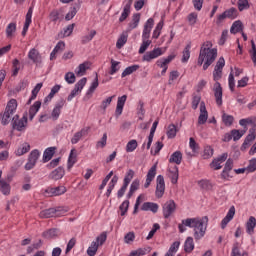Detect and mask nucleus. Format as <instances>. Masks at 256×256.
I'll use <instances>...</instances> for the list:
<instances>
[{
  "instance_id": "1",
  "label": "nucleus",
  "mask_w": 256,
  "mask_h": 256,
  "mask_svg": "<svg viewBox=\"0 0 256 256\" xmlns=\"http://www.w3.org/2000/svg\"><path fill=\"white\" fill-rule=\"evenodd\" d=\"M209 223V217L203 216L202 218H187L182 220V223L178 225V229L180 233H185L187 231L186 227L193 229L194 231V239L199 241V239H203L205 237V233L207 232V225Z\"/></svg>"
},
{
  "instance_id": "2",
  "label": "nucleus",
  "mask_w": 256,
  "mask_h": 256,
  "mask_svg": "<svg viewBox=\"0 0 256 256\" xmlns=\"http://www.w3.org/2000/svg\"><path fill=\"white\" fill-rule=\"evenodd\" d=\"M209 47H211V42H206V44H203V46L200 48V54L197 61L200 67L203 65L204 71H207V69L213 65L215 59H217V49H211Z\"/></svg>"
},
{
  "instance_id": "3",
  "label": "nucleus",
  "mask_w": 256,
  "mask_h": 256,
  "mask_svg": "<svg viewBox=\"0 0 256 256\" xmlns=\"http://www.w3.org/2000/svg\"><path fill=\"white\" fill-rule=\"evenodd\" d=\"M223 77V70H218L214 68L213 71V80L215 81L214 84V96L216 99V105L221 107L223 105V87H221V83L219 80Z\"/></svg>"
},
{
  "instance_id": "4",
  "label": "nucleus",
  "mask_w": 256,
  "mask_h": 256,
  "mask_svg": "<svg viewBox=\"0 0 256 256\" xmlns=\"http://www.w3.org/2000/svg\"><path fill=\"white\" fill-rule=\"evenodd\" d=\"M17 111V100L16 99H11L5 108L4 113L2 114V120L1 124L2 125H9L11 123V115Z\"/></svg>"
},
{
  "instance_id": "5",
  "label": "nucleus",
  "mask_w": 256,
  "mask_h": 256,
  "mask_svg": "<svg viewBox=\"0 0 256 256\" xmlns=\"http://www.w3.org/2000/svg\"><path fill=\"white\" fill-rule=\"evenodd\" d=\"M175 211H177V204H175L174 200H168L162 206V213L164 219H169V217H171V215H173Z\"/></svg>"
},
{
  "instance_id": "6",
  "label": "nucleus",
  "mask_w": 256,
  "mask_h": 256,
  "mask_svg": "<svg viewBox=\"0 0 256 256\" xmlns=\"http://www.w3.org/2000/svg\"><path fill=\"white\" fill-rule=\"evenodd\" d=\"M12 127L13 129H16V131H24L25 127H27V114L21 119H19V115H15L12 118Z\"/></svg>"
},
{
  "instance_id": "7",
  "label": "nucleus",
  "mask_w": 256,
  "mask_h": 256,
  "mask_svg": "<svg viewBox=\"0 0 256 256\" xmlns=\"http://www.w3.org/2000/svg\"><path fill=\"white\" fill-rule=\"evenodd\" d=\"M165 194V178L163 175H158L156 178V191L155 195L157 199H161Z\"/></svg>"
},
{
  "instance_id": "8",
  "label": "nucleus",
  "mask_w": 256,
  "mask_h": 256,
  "mask_svg": "<svg viewBox=\"0 0 256 256\" xmlns=\"http://www.w3.org/2000/svg\"><path fill=\"white\" fill-rule=\"evenodd\" d=\"M162 48H154L152 51H148L142 57V61H146L147 63H151L153 59H157V57H161L163 55Z\"/></svg>"
},
{
  "instance_id": "9",
  "label": "nucleus",
  "mask_w": 256,
  "mask_h": 256,
  "mask_svg": "<svg viewBox=\"0 0 256 256\" xmlns=\"http://www.w3.org/2000/svg\"><path fill=\"white\" fill-rule=\"evenodd\" d=\"M256 124H253V128L249 129V134L246 136L241 149H247L251 145L252 141L256 139Z\"/></svg>"
},
{
  "instance_id": "10",
  "label": "nucleus",
  "mask_w": 256,
  "mask_h": 256,
  "mask_svg": "<svg viewBox=\"0 0 256 256\" xmlns=\"http://www.w3.org/2000/svg\"><path fill=\"white\" fill-rule=\"evenodd\" d=\"M207 119H209V113L207 112V107L205 106V102H201L200 115L198 117V125H205V123H207Z\"/></svg>"
},
{
  "instance_id": "11",
  "label": "nucleus",
  "mask_w": 256,
  "mask_h": 256,
  "mask_svg": "<svg viewBox=\"0 0 256 256\" xmlns=\"http://www.w3.org/2000/svg\"><path fill=\"white\" fill-rule=\"evenodd\" d=\"M155 175H157V164H154L148 171L146 175V182L144 184V189H149L151 182L155 179Z\"/></svg>"
},
{
  "instance_id": "12",
  "label": "nucleus",
  "mask_w": 256,
  "mask_h": 256,
  "mask_svg": "<svg viewBox=\"0 0 256 256\" xmlns=\"http://www.w3.org/2000/svg\"><path fill=\"white\" fill-rule=\"evenodd\" d=\"M153 25H155V20L153 18H149L144 25L142 39H149V37H151V29H153Z\"/></svg>"
},
{
  "instance_id": "13",
  "label": "nucleus",
  "mask_w": 256,
  "mask_h": 256,
  "mask_svg": "<svg viewBox=\"0 0 256 256\" xmlns=\"http://www.w3.org/2000/svg\"><path fill=\"white\" fill-rule=\"evenodd\" d=\"M90 129L91 127H85L82 128L80 131L76 132L71 139L72 145H77V142L81 141L82 137H86V135H89Z\"/></svg>"
},
{
  "instance_id": "14",
  "label": "nucleus",
  "mask_w": 256,
  "mask_h": 256,
  "mask_svg": "<svg viewBox=\"0 0 256 256\" xmlns=\"http://www.w3.org/2000/svg\"><path fill=\"white\" fill-rule=\"evenodd\" d=\"M48 177L53 181H59V179H63V177H65V168H63V166H59L53 170Z\"/></svg>"
},
{
  "instance_id": "15",
  "label": "nucleus",
  "mask_w": 256,
  "mask_h": 256,
  "mask_svg": "<svg viewBox=\"0 0 256 256\" xmlns=\"http://www.w3.org/2000/svg\"><path fill=\"white\" fill-rule=\"evenodd\" d=\"M32 17H33V7H30L28 9V12H27L26 17H25V23H24V27H23V30H22V37H25V35H27V31H29V26L32 23V20H31Z\"/></svg>"
},
{
  "instance_id": "16",
  "label": "nucleus",
  "mask_w": 256,
  "mask_h": 256,
  "mask_svg": "<svg viewBox=\"0 0 256 256\" xmlns=\"http://www.w3.org/2000/svg\"><path fill=\"white\" fill-rule=\"evenodd\" d=\"M64 105L65 100H60L58 103H56L51 113L53 121H57V119H59V116L61 115V109H63Z\"/></svg>"
},
{
  "instance_id": "17",
  "label": "nucleus",
  "mask_w": 256,
  "mask_h": 256,
  "mask_svg": "<svg viewBox=\"0 0 256 256\" xmlns=\"http://www.w3.org/2000/svg\"><path fill=\"white\" fill-rule=\"evenodd\" d=\"M233 217H235V206H231L226 216L221 221V227L222 229H225L230 221L233 220Z\"/></svg>"
},
{
  "instance_id": "18",
  "label": "nucleus",
  "mask_w": 256,
  "mask_h": 256,
  "mask_svg": "<svg viewBox=\"0 0 256 256\" xmlns=\"http://www.w3.org/2000/svg\"><path fill=\"white\" fill-rule=\"evenodd\" d=\"M140 209L141 211H151L152 213H157V211H159V204L155 202H144Z\"/></svg>"
},
{
  "instance_id": "19",
  "label": "nucleus",
  "mask_w": 256,
  "mask_h": 256,
  "mask_svg": "<svg viewBox=\"0 0 256 256\" xmlns=\"http://www.w3.org/2000/svg\"><path fill=\"white\" fill-rule=\"evenodd\" d=\"M46 193H49L50 195H53L54 197H57L59 195H64V193H67V188L65 186H58L55 188H48L46 190Z\"/></svg>"
},
{
  "instance_id": "20",
  "label": "nucleus",
  "mask_w": 256,
  "mask_h": 256,
  "mask_svg": "<svg viewBox=\"0 0 256 256\" xmlns=\"http://www.w3.org/2000/svg\"><path fill=\"white\" fill-rule=\"evenodd\" d=\"M41 109V101H36L29 109V119L30 121H33L35 119V116L37 113H39V110Z\"/></svg>"
},
{
  "instance_id": "21",
  "label": "nucleus",
  "mask_w": 256,
  "mask_h": 256,
  "mask_svg": "<svg viewBox=\"0 0 256 256\" xmlns=\"http://www.w3.org/2000/svg\"><path fill=\"white\" fill-rule=\"evenodd\" d=\"M256 227V218L251 216L246 222V233L248 235H254Z\"/></svg>"
},
{
  "instance_id": "22",
  "label": "nucleus",
  "mask_w": 256,
  "mask_h": 256,
  "mask_svg": "<svg viewBox=\"0 0 256 256\" xmlns=\"http://www.w3.org/2000/svg\"><path fill=\"white\" fill-rule=\"evenodd\" d=\"M127 102V95H123L118 97L117 106H116V115L123 114V108L125 107V103Z\"/></svg>"
},
{
  "instance_id": "23",
  "label": "nucleus",
  "mask_w": 256,
  "mask_h": 256,
  "mask_svg": "<svg viewBox=\"0 0 256 256\" xmlns=\"http://www.w3.org/2000/svg\"><path fill=\"white\" fill-rule=\"evenodd\" d=\"M75 163H77V150L72 149L68 157V163H67L68 171H71V168L73 167V165H75Z\"/></svg>"
},
{
  "instance_id": "24",
  "label": "nucleus",
  "mask_w": 256,
  "mask_h": 256,
  "mask_svg": "<svg viewBox=\"0 0 256 256\" xmlns=\"http://www.w3.org/2000/svg\"><path fill=\"white\" fill-rule=\"evenodd\" d=\"M233 169V160L228 159L225 163L224 169L221 173L222 179H227L229 177V171Z\"/></svg>"
},
{
  "instance_id": "25",
  "label": "nucleus",
  "mask_w": 256,
  "mask_h": 256,
  "mask_svg": "<svg viewBox=\"0 0 256 256\" xmlns=\"http://www.w3.org/2000/svg\"><path fill=\"white\" fill-rule=\"evenodd\" d=\"M183 161V153L181 151H175L169 158V163H176V165H181Z\"/></svg>"
},
{
  "instance_id": "26",
  "label": "nucleus",
  "mask_w": 256,
  "mask_h": 256,
  "mask_svg": "<svg viewBox=\"0 0 256 256\" xmlns=\"http://www.w3.org/2000/svg\"><path fill=\"white\" fill-rule=\"evenodd\" d=\"M28 59L33 61V63H41V55L37 49L33 48L28 53Z\"/></svg>"
},
{
  "instance_id": "27",
  "label": "nucleus",
  "mask_w": 256,
  "mask_h": 256,
  "mask_svg": "<svg viewBox=\"0 0 256 256\" xmlns=\"http://www.w3.org/2000/svg\"><path fill=\"white\" fill-rule=\"evenodd\" d=\"M49 19L52 23H57L58 21H63V15H61V11L54 9L50 12Z\"/></svg>"
},
{
  "instance_id": "28",
  "label": "nucleus",
  "mask_w": 256,
  "mask_h": 256,
  "mask_svg": "<svg viewBox=\"0 0 256 256\" xmlns=\"http://www.w3.org/2000/svg\"><path fill=\"white\" fill-rule=\"evenodd\" d=\"M73 29H75V23L68 25L58 34V37L60 39H63L64 37H70V35L73 33Z\"/></svg>"
},
{
  "instance_id": "29",
  "label": "nucleus",
  "mask_w": 256,
  "mask_h": 256,
  "mask_svg": "<svg viewBox=\"0 0 256 256\" xmlns=\"http://www.w3.org/2000/svg\"><path fill=\"white\" fill-rule=\"evenodd\" d=\"M55 147H49L47 148L43 153V162L47 163L48 161H51L53 159V156L55 155Z\"/></svg>"
},
{
  "instance_id": "30",
  "label": "nucleus",
  "mask_w": 256,
  "mask_h": 256,
  "mask_svg": "<svg viewBox=\"0 0 256 256\" xmlns=\"http://www.w3.org/2000/svg\"><path fill=\"white\" fill-rule=\"evenodd\" d=\"M56 214H57V209L49 208L41 211L39 215L42 219H50V217H55Z\"/></svg>"
},
{
  "instance_id": "31",
  "label": "nucleus",
  "mask_w": 256,
  "mask_h": 256,
  "mask_svg": "<svg viewBox=\"0 0 256 256\" xmlns=\"http://www.w3.org/2000/svg\"><path fill=\"white\" fill-rule=\"evenodd\" d=\"M131 3V0H129L128 3L124 6L123 12L119 18L120 23H123V21L129 17V14L131 13Z\"/></svg>"
},
{
  "instance_id": "32",
  "label": "nucleus",
  "mask_w": 256,
  "mask_h": 256,
  "mask_svg": "<svg viewBox=\"0 0 256 256\" xmlns=\"http://www.w3.org/2000/svg\"><path fill=\"white\" fill-rule=\"evenodd\" d=\"M87 69H89V62H84V63L80 64L75 69V73H76L77 77H83V75H85V73L87 72Z\"/></svg>"
},
{
  "instance_id": "33",
  "label": "nucleus",
  "mask_w": 256,
  "mask_h": 256,
  "mask_svg": "<svg viewBox=\"0 0 256 256\" xmlns=\"http://www.w3.org/2000/svg\"><path fill=\"white\" fill-rule=\"evenodd\" d=\"M231 256H247L246 251H242L239 242L233 244Z\"/></svg>"
},
{
  "instance_id": "34",
  "label": "nucleus",
  "mask_w": 256,
  "mask_h": 256,
  "mask_svg": "<svg viewBox=\"0 0 256 256\" xmlns=\"http://www.w3.org/2000/svg\"><path fill=\"white\" fill-rule=\"evenodd\" d=\"M129 37V34L127 32H123L120 37L118 38L117 42H116V47L117 49H122L125 45V43H127V39Z\"/></svg>"
},
{
  "instance_id": "35",
  "label": "nucleus",
  "mask_w": 256,
  "mask_h": 256,
  "mask_svg": "<svg viewBox=\"0 0 256 256\" xmlns=\"http://www.w3.org/2000/svg\"><path fill=\"white\" fill-rule=\"evenodd\" d=\"M80 7L81 6L79 4H75L73 7H71L70 11L65 16V20L71 21V19H73V17L77 15V12L79 11Z\"/></svg>"
},
{
  "instance_id": "36",
  "label": "nucleus",
  "mask_w": 256,
  "mask_h": 256,
  "mask_svg": "<svg viewBox=\"0 0 256 256\" xmlns=\"http://www.w3.org/2000/svg\"><path fill=\"white\" fill-rule=\"evenodd\" d=\"M241 31H243V22L240 20L235 21L230 28V33L235 35L236 33H241Z\"/></svg>"
},
{
  "instance_id": "37",
  "label": "nucleus",
  "mask_w": 256,
  "mask_h": 256,
  "mask_svg": "<svg viewBox=\"0 0 256 256\" xmlns=\"http://www.w3.org/2000/svg\"><path fill=\"white\" fill-rule=\"evenodd\" d=\"M195 249V243L193 242V237H188L184 243L185 253H191Z\"/></svg>"
},
{
  "instance_id": "38",
  "label": "nucleus",
  "mask_w": 256,
  "mask_h": 256,
  "mask_svg": "<svg viewBox=\"0 0 256 256\" xmlns=\"http://www.w3.org/2000/svg\"><path fill=\"white\" fill-rule=\"evenodd\" d=\"M0 191L4 195H11V185L5 180H0Z\"/></svg>"
},
{
  "instance_id": "39",
  "label": "nucleus",
  "mask_w": 256,
  "mask_h": 256,
  "mask_svg": "<svg viewBox=\"0 0 256 256\" xmlns=\"http://www.w3.org/2000/svg\"><path fill=\"white\" fill-rule=\"evenodd\" d=\"M182 55V63H187L191 57V42L186 45V47L183 50Z\"/></svg>"
},
{
  "instance_id": "40",
  "label": "nucleus",
  "mask_w": 256,
  "mask_h": 256,
  "mask_svg": "<svg viewBox=\"0 0 256 256\" xmlns=\"http://www.w3.org/2000/svg\"><path fill=\"white\" fill-rule=\"evenodd\" d=\"M43 247V240H38L37 242H34L32 245L27 247V254L31 255L33 251H37L38 249H41Z\"/></svg>"
},
{
  "instance_id": "41",
  "label": "nucleus",
  "mask_w": 256,
  "mask_h": 256,
  "mask_svg": "<svg viewBox=\"0 0 256 256\" xmlns=\"http://www.w3.org/2000/svg\"><path fill=\"white\" fill-rule=\"evenodd\" d=\"M169 177L171 179V183L176 185L177 181H179V167L175 166L172 170H170Z\"/></svg>"
},
{
  "instance_id": "42",
  "label": "nucleus",
  "mask_w": 256,
  "mask_h": 256,
  "mask_svg": "<svg viewBox=\"0 0 256 256\" xmlns=\"http://www.w3.org/2000/svg\"><path fill=\"white\" fill-rule=\"evenodd\" d=\"M31 151V145L29 143L25 142L22 144V147L18 148L16 151V155L18 157H21V155H25V153H29Z\"/></svg>"
},
{
  "instance_id": "43",
  "label": "nucleus",
  "mask_w": 256,
  "mask_h": 256,
  "mask_svg": "<svg viewBox=\"0 0 256 256\" xmlns=\"http://www.w3.org/2000/svg\"><path fill=\"white\" fill-rule=\"evenodd\" d=\"M166 135L168 139H175V137H177V126H175V124H170Z\"/></svg>"
},
{
  "instance_id": "44",
  "label": "nucleus",
  "mask_w": 256,
  "mask_h": 256,
  "mask_svg": "<svg viewBox=\"0 0 256 256\" xmlns=\"http://www.w3.org/2000/svg\"><path fill=\"white\" fill-rule=\"evenodd\" d=\"M97 35V31L91 30L89 35L82 36L81 43L82 45H87V43L93 41V37Z\"/></svg>"
},
{
  "instance_id": "45",
  "label": "nucleus",
  "mask_w": 256,
  "mask_h": 256,
  "mask_svg": "<svg viewBox=\"0 0 256 256\" xmlns=\"http://www.w3.org/2000/svg\"><path fill=\"white\" fill-rule=\"evenodd\" d=\"M139 21H141V14L136 13L132 17V22L129 23V28L130 29H137L139 26Z\"/></svg>"
},
{
  "instance_id": "46",
  "label": "nucleus",
  "mask_w": 256,
  "mask_h": 256,
  "mask_svg": "<svg viewBox=\"0 0 256 256\" xmlns=\"http://www.w3.org/2000/svg\"><path fill=\"white\" fill-rule=\"evenodd\" d=\"M139 69V65L134 64L132 66H129L125 68V70L122 72L121 77H127V75H132V73H135Z\"/></svg>"
},
{
  "instance_id": "47",
  "label": "nucleus",
  "mask_w": 256,
  "mask_h": 256,
  "mask_svg": "<svg viewBox=\"0 0 256 256\" xmlns=\"http://www.w3.org/2000/svg\"><path fill=\"white\" fill-rule=\"evenodd\" d=\"M99 249V244L97 242L93 241L89 248L87 249V255L88 256H95L97 255V250Z\"/></svg>"
},
{
  "instance_id": "48",
  "label": "nucleus",
  "mask_w": 256,
  "mask_h": 256,
  "mask_svg": "<svg viewBox=\"0 0 256 256\" xmlns=\"http://www.w3.org/2000/svg\"><path fill=\"white\" fill-rule=\"evenodd\" d=\"M222 121L226 127H231V125H233V122L235 121V118L232 115L224 113L222 115Z\"/></svg>"
},
{
  "instance_id": "49",
  "label": "nucleus",
  "mask_w": 256,
  "mask_h": 256,
  "mask_svg": "<svg viewBox=\"0 0 256 256\" xmlns=\"http://www.w3.org/2000/svg\"><path fill=\"white\" fill-rule=\"evenodd\" d=\"M224 13L226 15V19H237L238 12L235 7L225 10Z\"/></svg>"
},
{
  "instance_id": "50",
  "label": "nucleus",
  "mask_w": 256,
  "mask_h": 256,
  "mask_svg": "<svg viewBox=\"0 0 256 256\" xmlns=\"http://www.w3.org/2000/svg\"><path fill=\"white\" fill-rule=\"evenodd\" d=\"M151 43H152V41L149 40V39H142V44H141V46H140V48H139L138 53H139L140 55H143V53H145V51H146L147 49H149V45H151Z\"/></svg>"
},
{
  "instance_id": "51",
  "label": "nucleus",
  "mask_w": 256,
  "mask_h": 256,
  "mask_svg": "<svg viewBox=\"0 0 256 256\" xmlns=\"http://www.w3.org/2000/svg\"><path fill=\"white\" fill-rule=\"evenodd\" d=\"M42 237H44V239H55V237H57V229L52 228L43 232Z\"/></svg>"
},
{
  "instance_id": "52",
  "label": "nucleus",
  "mask_w": 256,
  "mask_h": 256,
  "mask_svg": "<svg viewBox=\"0 0 256 256\" xmlns=\"http://www.w3.org/2000/svg\"><path fill=\"white\" fill-rule=\"evenodd\" d=\"M85 85H87V79L84 77L82 79H80L74 86V90L78 93H81V91H83V87H85Z\"/></svg>"
},
{
  "instance_id": "53",
  "label": "nucleus",
  "mask_w": 256,
  "mask_h": 256,
  "mask_svg": "<svg viewBox=\"0 0 256 256\" xmlns=\"http://www.w3.org/2000/svg\"><path fill=\"white\" fill-rule=\"evenodd\" d=\"M133 177H135V171H133L132 169H130L125 177H124V182L123 184L129 187V183H131V181H133Z\"/></svg>"
},
{
  "instance_id": "54",
  "label": "nucleus",
  "mask_w": 256,
  "mask_h": 256,
  "mask_svg": "<svg viewBox=\"0 0 256 256\" xmlns=\"http://www.w3.org/2000/svg\"><path fill=\"white\" fill-rule=\"evenodd\" d=\"M15 31H17V24L14 22L8 24L6 27V36L13 37V33H15Z\"/></svg>"
},
{
  "instance_id": "55",
  "label": "nucleus",
  "mask_w": 256,
  "mask_h": 256,
  "mask_svg": "<svg viewBox=\"0 0 256 256\" xmlns=\"http://www.w3.org/2000/svg\"><path fill=\"white\" fill-rule=\"evenodd\" d=\"M97 87H99V76H97L94 79V81L92 82L90 88L87 91V95H92V93H95V89H97Z\"/></svg>"
},
{
  "instance_id": "56",
  "label": "nucleus",
  "mask_w": 256,
  "mask_h": 256,
  "mask_svg": "<svg viewBox=\"0 0 256 256\" xmlns=\"http://www.w3.org/2000/svg\"><path fill=\"white\" fill-rule=\"evenodd\" d=\"M137 147H138L137 140H130L126 145V152L133 153V151H135Z\"/></svg>"
},
{
  "instance_id": "57",
  "label": "nucleus",
  "mask_w": 256,
  "mask_h": 256,
  "mask_svg": "<svg viewBox=\"0 0 256 256\" xmlns=\"http://www.w3.org/2000/svg\"><path fill=\"white\" fill-rule=\"evenodd\" d=\"M239 125H241V127H244V129H247V126L250 125L251 128H253V125H256L255 122L253 121V119L251 118H246V119H241L239 121Z\"/></svg>"
},
{
  "instance_id": "58",
  "label": "nucleus",
  "mask_w": 256,
  "mask_h": 256,
  "mask_svg": "<svg viewBox=\"0 0 256 256\" xmlns=\"http://www.w3.org/2000/svg\"><path fill=\"white\" fill-rule=\"evenodd\" d=\"M64 79H65L66 83H68V85H73V83H75L77 78L75 77V73L68 72L65 74Z\"/></svg>"
},
{
  "instance_id": "59",
  "label": "nucleus",
  "mask_w": 256,
  "mask_h": 256,
  "mask_svg": "<svg viewBox=\"0 0 256 256\" xmlns=\"http://www.w3.org/2000/svg\"><path fill=\"white\" fill-rule=\"evenodd\" d=\"M198 185L201 187V189H205V191H210V189H213V185L209 180H201L198 182Z\"/></svg>"
},
{
  "instance_id": "60",
  "label": "nucleus",
  "mask_w": 256,
  "mask_h": 256,
  "mask_svg": "<svg viewBox=\"0 0 256 256\" xmlns=\"http://www.w3.org/2000/svg\"><path fill=\"white\" fill-rule=\"evenodd\" d=\"M121 62H117L113 59H111V69H110V74L111 75H115V73H117V71H119V65Z\"/></svg>"
},
{
  "instance_id": "61",
  "label": "nucleus",
  "mask_w": 256,
  "mask_h": 256,
  "mask_svg": "<svg viewBox=\"0 0 256 256\" xmlns=\"http://www.w3.org/2000/svg\"><path fill=\"white\" fill-rule=\"evenodd\" d=\"M121 211V216H125L127 211H129V200H125L119 207Z\"/></svg>"
},
{
  "instance_id": "62",
  "label": "nucleus",
  "mask_w": 256,
  "mask_h": 256,
  "mask_svg": "<svg viewBox=\"0 0 256 256\" xmlns=\"http://www.w3.org/2000/svg\"><path fill=\"white\" fill-rule=\"evenodd\" d=\"M248 173H255L256 171V158H252L249 161V165L246 167Z\"/></svg>"
},
{
  "instance_id": "63",
  "label": "nucleus",
  "mask_w": 256,
  "mask_h": 256,
  "mask_svg": "<svg viewBox=\"0 0 256 256\" xmlns=\"http://www.w3.org/2000/svg\"><path fill=\"white\" fill-rule=\"evenodd\" d=\"M238 9L239 11H245V9H249V0H238Z\"/></svg>"
},
{
  "instance_id": "64",
  "label": "nucleus",
  "mask_w": 256,
  "mask_h": 256,
  "mask_svg": "<svg viewBox=\"0 0 256 256\" xmlns=\"http://www.w3.org/2000/svg\"><path fill=\"white\" fill-rule=\"evenodd\" d=\"M105 241H107V233L103 232L101 233L97 238H96V243L99 247V245H103L105 243Z\"/></svg>"
}]
</instances>
